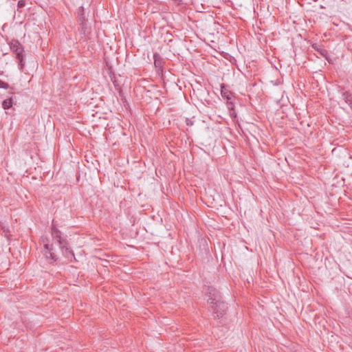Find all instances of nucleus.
Returning <instances> with one entry per match:
<instances>
[{"instance_id":"1","label":"nucleus","mask_w":352,"mask_h":352,"mask_svg":"<svg viewBox=\"0 0 352 352\" xmlns=\"http://www.w3.org/2000/svg\"><path fill=\"white\" fill-rule=\"evenodd\" d=\"M10 50L16 55V58L19 60V69L23 72L24 68V47L22 44L16 39H12L9 43Z\"/></svg>"},{"instance_id":"2","label":"nucleus","mask_w":352,"mask_h":352,"mask_svg":"<svg viewBox=\"0 0 352 352\" xmlns=\"http://www.w3.org/2000/svg\"><path fill=\"white\" fill-rule=\"evenodd\" d=\"M52 236L55 242L58 243L63 253L67 257L69 254L74 256L73 252L68 247V242L66 239L61 237L60 232L54 225L52 227Z\"/></svg>"},{"instance_id":"3","label":"nucleus","mask_w":352,"mask_h":352,"mask_svg":"<svg viewBox=\"0 0 352 352\" xmlns=\"http://www.w3.org/2000/svg\"><path fill=\"white\" fill-rule=\"evenodd\" d=\"M210 307L213 311L214 318L223 317L228 309L227 304L222 299L219 300V302H214L210 305Z\"/></svg>"},{"instance_id":"4","label":"nucleus","mask_w":352,"mask_h":352,"mask_svg":"<svg viewBox=\"0 0 352 352\" xmlns=\"http://www.w3.org/2000/svg\"><path fill=\"white\" fill-rule=\"evenodd\" d=\"M207 294L208 296V302L210 305L214 303V302H219L221 299L219 291L212 287H208Z\"/></svg>"},{"instance_id":"5","label":"nucleus","mask_w":352,"mask_h":352,"mask_svg":"<svg viewBox=\"0 0 352 352\" xmlns=\"http://www.w3.org/2000/svg\"><path fill=\"white\" fill-rule=\"evenodd\" d=\"M45 252L44 255L47 258H50L54 261L57 260V258L54 253L53 252V247L52 245H50L48 243L45 244L44 245Z\"/></svg>"},{"instance_id":"6","label":"nucleus","mask_w":352,"mask_h":352,"mask_svg":"<svg viewBox=\"0 0 352 352\" xmlns=\"http://www.w3.org/2000/svg\"><path fill=\"white\" fill-rule=\"evenodd\" d=\"M154 65L157 69H162L163 67V59L157 52L153 54Z\"/></svg>"},{"instance_id":"7","label":"nucleus","mask_w":352,"mask_h":352,"mask_svg":"<svg viewBox=\"0 0 352 352\" xmlns=\"http://www.w3.org/2000/svg\"><path fill=\"white\" fill-rule=\"evenodd\" d=\"M221 94L226 101L231 100L232 92L226 88V85L223 83L221 85Z\"/></svg>"},{"instance_id":"8","label":"nucleus","mask_w":352,"mask_h":352,"mask_svg":"<svg viewBox=\"0 0 352 352\" xmlns=\"http://www.w3.org/2000/svg\"><path fill=\"white\" fill-rule=\"evenodd\" d=\"M313 47L315 50L319 52V54L321 56H324V58H326V59H327L328 52L325 49L320 47L316 44L313 45Z\"/></svg>"},{"instance_id":"9","label":"nucleus","mask_w":352,"mask_h":352,"mask_svg":"<svg viewBox=\"0 0 352 352\" xmlns=\"http://www.w3.org/2000/svg\"><path fill=\"white\" fill-rule=\"evenodd\" d=\"M12 106V98H10L8 99H6L2 102V107L4 109H8Z\"/></svg>"},{"instance_id":"10","label":"nucleus","mask_w":352,"mask_h":352,"mask_svg":"<svg viewBox=\"0 0 352 352\" xmlns=\"http://www.w3.org/2000/svg\"><path fill=\"white\" fill-rule=\"evenodd\" d=\"M78 20L80 22H83V21H87L86 18H85V16L84 8L82 6H80L78 8Z\"/></svg>"},{"instance_id":"11","label":"nucleus","mask_w":352,"mask_h":352,"mask_svg":"<svg viewBox=\"0 0 352 352\" xmlns=\"http://www.w3.org/2000/svg\"><path fill=\"white\" fill-rule=\"evenodd\" d=\"M342 96L345 102L349 105L352 104V96L347 91H345L342 94Z\"/></svg>"},{"instance_id":"12","label":"nucleus","mask_w":352,"mask_h":352,"mask_svg":"<svg viewBox=\"0 0 352 352\" xmlns=\"http://www.w3.org/2000/svg\"><path fill=\"white\" fill-rule=\"evenodd\" d=\"M80 26H81V34H86L87 32V25L86 21H83V22H80Z\"/></svg>"},{"instance_id":"13","label":"nucleus","mask_w":352,"mask_h":352,"mask_svg":"<svg viewBox=\"0 0 352 352\" xmlns=\"http://www.w3.org/2000/svg\"><path fill=\"white\" fill-rule=\"evenodd\" d=\"M27 1H30V3H31L30 0H19L17 4L18 10L19 9L24 8L26 5Z\"/></svg>"},{"instance_id":"14","label":"nucleus","mask_w":352,"mask_h":352,"mask_svg":"<svg viewBox=\"0 0 352 352\" xmlns=\"http://www.w3.org/2000/svg\"><path fill=\"white\" fill-rule=\"evenodd\" d=\"M0 88L7 89L10 88V85L8 83H7L0 79Z\"/></svg>"},{"instance_id":"15","label":"nucleus","mask_w":352,"mask_h":352,"mask_svg":"<svg viewBox=\"0 0 352 352\" xmlns=\"http://www.w3.org/2000/svg\"><path fill=\"white\" fill-rule=\"evenodd\" d=\"M227 107H228V111H231L232 109H234V104H233V102L230 100H227Z\"/></svg>"},{"instance_id":"16","label":"nucleus","mask_w":352,"mask_h":352,"mask_svg":"<svg viewBox=\"0 0 352 352\" xmlns=\"http://www.w3.org/2000/svg\"><path fill=\"white\" fill-rule=\"evenodd\" d=\"M227 107H228V111H231L232 109H234V104H233V102L230 100H227Z\"/></svg>"},{"instance_id":"17","label":"nucleus","mask_w":352,"mask_h":352,"mask_svg":"<svg viewBox=\"0 0 352 352\" xmlns=\"http://www.w3.org/2000/svg\"><path fill=\"white\" fill-rule=\"evenodd\" d=\"M229 113H230V116L232 118H236V113L235 109H232V110H231V111H229Z\"/></svg>"},{"instance_id":"18","label":"nucleus","mask_w":352,"mask_h":352,"mask_svg":"<svg viewBox=\"0 0 352 352\" xmlns=\"http://www.w3.org/2000/svg\"><path fill=\"white\" fill-rule=\"evenodd\" d=\"M186 124H187V125L192 124V123L191 122H190V120L188 119L186 120Z\"/></svg>"},{"instance_id":"19","label":"nucleus","mask_w":352,"mask_h":352,"mask_svg":"<svg viewBox=\"0 0 352 352\" xmlns=\"http://www.w3.org/2000/svg\"><path fill=\"white\" fill-rule=\"evenodd\" d=\"M350 107H351V110H352V104H351V106H350Z\"/></svg>"}]
</instances>
